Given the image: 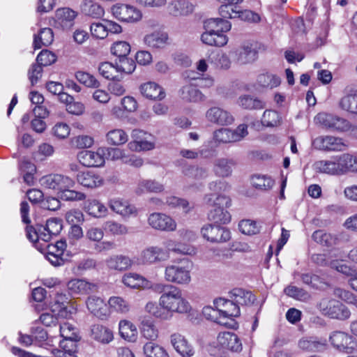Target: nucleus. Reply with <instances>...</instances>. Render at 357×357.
<instances>
[{"label":"nucleus","mask_w":357,"mask_h":357,"mask_svg":"<svg viewBox=\"0 0 357 357\" xmlns=\"http://www.w3.org/2000/svg\"><path fill=\"white\" fill-rule=\"evenodd\" d=\"M239 230L247 235H254L259 232V229L255 221L243 220L238 224Z\"/></svg>","instance_id":"obj_61"},{"label":"nucleus","mask_w":357,"mask_h":357,"mask_svg":"<svg viewBox=\"0 0 357 357\" xmlns=\"http://www.w3.org/2000/svg\"><path fill=\"white\" fill-rule=\"evenodd\" d=\"M109 206L114 212L122 216H129L136 212L134 206L121 199H111L109 202Z\"/></svg>","instance_id":"obj_36"},{"label":"nucleus","mask_w":357,"mask_h":357,"mask_svg":"<svg viewBox=\"0 0 357 357\" xmlns=\"http://www.w3.org/2000/svg\"><path fill=\"white\" fill-rule=\"evenodd\" d=\"M298 347L305 351L319 352L325 349L326 340L317 337H304L298 341Z\"/></svg>","instance_id":"obj_19"},{"label":"nucleus","mask_w":357,"mask_h":357,"mask_svg":"<svg viewBox=\"0 0 357 357\" xmlns=\"http://www.w3.org/2000/svg\"><path fill=\"white\" fill-rule=\"evenodd\" d=\"M215 307L220 311V314H223V319L229 318L234 321L233 317L240 315V307L232 299L219 298L214 301Z\"/></svg>","instance_id":"obj_14"},{"label":"nucleus","mask_w":357,"mask_h":357,"mask_svg":"<svg viewBox=\"0 0 357 357\" xmlns=\"http://www.w3.org/2000/svg\"><path fill=\"white\" fill-rule=\"evenodd\" d=\"M140 90L142 94L149 99L162 100L165 97L162 88L155 82H149L142 84Z\"/></svg>","instance_id":"obj_34"},{"label":"nucleus","mask_w":357,"mask_h":357,"mask_svg":"<svg viewBox=\"0 0 357 357\" xmlns=\"http://www.w3.org/2000/svg\"><path fill=\"white\" fill-rule=\"evenodd\" d=\"M85 211L90 215L97 218H104L107 213V207L96 199L88 200L85 205Z\"/></svg>","instance_id":"obj_38"},{"label":"nucleus","mask_w":357,"mask_h":357,"mask_svg":"<svg viewBox=\"0 0 357 357\" xmlns=\"http://www.w3.org/2000/svg\"><path fill=\"white\" fill-rule=\"evenodd\" d=\"M108 303L111 308L118 312L126 313L130 310L129 303L119 296L111 297L108 301Z\"/></svg>","instance_id":"obj_53"},{"label":"nucleus","mask_w":357,"mask_h":357,"mask_svg":"<svg viewBox=\"0 0 357 357\" xmlns=\"http://www.w3.org/2000/svg\"><path fill=\"white\" fill-rule=\"evenodd\" d=\"M26 231L27 238L31 242H36L39 239L45 242L50 241V235L45 234V232L42 231V227L40 226H37V228L32 226H27L26 227Z\"/></svg>","instance_id":"obj_51"},{"label":"nucleus","mask_w":357,"mask_h":357,"mask_svg":"<svg viewBox=\"0 0 357 357\" xmlns=\"http://www.w3.org/2000/svg\"><path fill=\"white\" fill-rule=\"evenodd\" d=\"M191 262L188 260L168 265L165 269V279L169 282L177 284H188L191 281Z\"/></svg>","instance_id":"obj_3"},{"label":"nucleus","mask_w":357,"mask_h":357,"mask_svg":"<svg viewBox=\"0 0 357 357\" xmlns=\"http://www.w3.org/2000/svg\"><path fill=\"white\" fill-rule=\"evenodd\" d=\"M165 204L170 208H182L185 213H188L191 209L190 204L186 199L175 196L167 197L166 198Z\"/></svg>","instance_id":"obj_52"},{"label":"nucleus","mask_w":357,"mask_h":357,"mask_svg":"<svg viewBox=\"0 0 357 357\" xmlns=\"http://www.w3.org/2000/svg\"><path fill=\"white\" fill-rule=\"evenodd\" d=\"M167 9L173 16H186L193 12L194 6L186 0H175L169 3Z\"/></svg>","instance_id":"obj_26"},{"label":"nucleus","mask_w":357,"mask_h":357,"mask_svg":"<svg viewBox=\"0 0 357 357\" xmlns=\"http://www.w3.org/2000/svg\"><path fill=\"white\" fill-rule=\"evenodd\" d=\"M77 13L70 8H61L56 11V24L63 29H69L74 24Z\"/></svg>","instance_id":"obj_18"},{"label":"nucleus","mask_w":357,"mask_h":357,"mask_svg":"<svg viewBox=\"0 0 357 357\" xmlns=\"http://www.w3.org/2000/svg\"><path fill=\"white\" fill-rule=\"evenodd\" d=\"M171 343L175 350L183 357H190L194 354L192 346L185 337L179 333H174L171 335Z\"/></svg>","instance_id":"obj_23"},{"label":"nucleus","mask_w":357,"mask_h":357,"mask_svg":"<svg viewBox=\"0 0 357 357\" xmlns=\"http://www.w3.org/2000/svg\"><path fill=\"white\" fill-rule=\"evenodd\" d=\"M82 14L93 18H100L104 15L103 8L93 0H83L80 4Z\"/></svg>","instance_id":"obj_35"},{"label":"nucleus","mask_w":357,"mask_h":357,"mask_svg":"<svg viewBox=\"0 0 357 357\" xmlns=\"http://www.w3.org/2000/svg\"><path fill=\"white\" fill-rule=\"evenodd\" d=\"M338 155L333 156L329 160L316 161L313 167L319 173L328 175H340Z\"/></svg>","instance_id":"obj_17"},{"label":"nucleus","mask_w":357,"mask_h":357,"mask_svg":"<svg viewBox=\"0 0 357 357\" xmlns=\"http://www.w3.org/2000/svg\"><path fill=\"white\" fill-rule=\"evenodd\" d=\"M340 175L348 172H357V156L350 153L338 155Z\"/></svg>","instance_id":"obj_33"},{"label":"nucleus","mask_w":357,"mask_h":357,"mask_svg":"<svg viewBox=\"0 0 357 357\" xmlns=\"http://www.w3.org/2000/svg\"><path fill=\"white\" fill-rule=\"evenodd\" d=\"M204 204L211 207L208 219L215 224H227L231 220V215L227 208L231 206V199L225 195L207 193L203 197Z\"/></svg>","instance_id":"obj_2"},{"label":"nucleus","mask_w":357,"mask_h":357,"mask_svg":"<svg viewBox=\"0 0 357 357\" xmlns=\"http://www.w3.org/2000/svg\"><path fill=\"white\" fill-rule=\"evenodd\" d=\"M314 146L327 151H343L347 145L343 139L334 136H319L313 140Z\"/></svg>","instance_id":"obj_10"},{"label":"nucleus","mask_w":357,"mask_h":357,"mask_svg":"<svg viewBox=\"0 0 357 357\" xmlns=\"http://www.w3.org/2000/svg\"><path fill=\"white\" fill-rule=\"evenodd\" d=\"M201 234L204 239L213 243H223L231 238V232L227 228L215 224L204 225Z\"/></svg>","instance_id":"obj_6"},{"label":"nucleus","mask_w":357,"mask_h":357,"mask_svg":"<svg viewBox=\"0 0 357 357\" xmlns=\"http://www.w3.org/2000/svg\"><path fill=\"white\" fill-rule=\"evenodd\" d=\"M42 231L50 235V240L52 236L58 235L62 229V221L59 218H51L47 220L45 226L40 225Z\"/></svg>","instance_id":"obj_48"},{"label":"nucleus","mask_w":357,"mask_h":357,"mask_svg":"<svg viewBox=\"0 0 357 357\" xmlns=\"http://www.w3.org/2000/svg\"><path fill=\"white\" fill-rule=\"evenodd\" d=\"M179 96L182 100L189 102H197L205 100V96L197 89L195 83L183 86L179 90Z\"/></svg>","instance_id":"obj_21"},{"label":"nucleus","mask_w":357,"mask_h":357,"mask_svg":"<svg viewBox=\"0 0 357 357\" xmlns=\"http://www.w3.org/2000/svg\"><path fill=\"white\" fill-rule=\"evenodd\" d=\"M284 291L288 296L297 300L306 301L310 298V294L305 290L296 286L289 285L284 289Z\"/></svg>","instance_id":"obj_57"},{"label":"nucleus","mask_w":357,"mask_h":357,"mask_svg":"<svg viewBox=\"0 0 357 357\" xmlns=\"http://www.w3.org/2000/svg\"><path fill=\"white\" fill-rule=\"evenodd\" d=\"M69 303L68 296L63 293L56 292L51 302L52 311L58 317L67 316V306Z\"/></svg>","instance_id":"obj_29"},{"label":"nucleus","mask_w":357,"mask_h":357,"mask_svg":"<svg viewBox=\"0 0 357 357\" xmlns=\"http://www.w3.org/2000/svg\"><path fill=\"white\" fill-rule=\"evenodd\" d=\"M132 263V260L128 256L123 255H113L106 260V264L110 269L120 271L128 269Z\"/></svg>","instance_id":"obj_32"},{"label":"nucleus","mask_w":357,"mask_h":357,"mask_svg":"<svg viewBox=\"0 0 357 357\" xmlns=\"http://www.w3.org/2000/svg\"><path fill=\"white\" fill-rule=\"evenodd\" d=\"M236 165L233 159L218 158L215 160L213 165L214 174L222 178L229 177L232 174V168Z\"/></svg>","instance_id":"obj_27"},{"label":"nucleus","mask_w":357,"mask_h":357,"mask_svg":"<svg viewBox=\"0 0 357 357\" xmlns=\"http://www.w3.org/2000/svg\"><path fill=\"white\" fill-rule=\"evenodd\" d=\"M314 121L326 129L339 132H345L346 126L348 124V120L326 112L317 114Z\"/></svg>","instance_id":"obj_9"},{"label":"nucleus","mask_w":357,"mask_h":357,"mask_svg":"<svg viewBox=\"0 0 357 357\" xmlns=\"http://www.w3.org/2000/svg\"><path fill=\"white\" fill-rule=\"evenodd\" d=\"M214 138L216 141L222 143H230L238 142L239 138L233 132V130L229 128H221L216 130L214 133Z\"/></svg>","instance_id":"obj_50"},{"label":"nucleus","mask_w":357,"mask_h":357,"mask_svg":"<svg viewBox=\"0 0 357 357\" xmlns=\"http://www.w3.org/2000/svg\"><path fill=\"white\" fill-rule=\"evenodd\" d=\"M118 72L132 73L136 67L135 61L127 56L120 58L119 62L116 63Z\"/></svg>","instance_id":"obj_62"},{"label":"nucleus","mask_w":357,"mask_h":357,"mask_svg":"<svg viewBox=\"0 0 357 357\" xmlns=\"http://www.w3.org/2000/svg\"><path fill=\"white\" fill-rule=\"evenodd\" d=\"M56 60V55L49 50H42L37 56V63L43 66H47L54 63Z\"/></svg>","instance_id":"obj_63"},{"label":"nucleus","mask_w":357,"mask_h":357,"mask_svg":"<svg viewBox=\"0 0 357 357\" xmlns=\"http://www.w3.org/2000/svg\"><path fill=\"white\" fill-rule=\"evenodd\" d=\"M91 337L97 342L108 344L113 340V333L106 326L94 324L91 328Z\"/></svg>","instance_id":"obj_31"},{"label":"nucleus","mask_w":357,"mask_h":357,"mask_svg":"<svg viewBox=\"0 0 357 357\" xmlns=\"http://www.w3.org/2000/svg\"><path fill=\"white\" fill-rule=\"evenodd\" d=\"M217 340L219 346L231 352L238 353L243 349L241 340L236 334L231 332L220 333Z\"/></svg>","instance_id":"obj_13"},{"label":"nucleus","mask_w":357,"mask_h":357,"mask_svg":"<svg viewBox=\"0 0 357 357\" xmlns=\"http://www.w3.org/2000/svg\"><path fill=\"white\" fill-rule=\"evenodd\" d=\"M106 139L108 144L120 146L127 142L128 137L124 130L121 129H114L107 133Z\"/></svg>","instance_id":"obj_44"},{"label":"nucleus","mask_w":357,"mask_h":357,"mask_svg":"<svg viewBox=\"0 0 357 357\" xmlns=\"http://www.w3.org/2000/svg\"><path fill=\"white\" fill-rule=\"evenodd\" d=\"M113 15L119 20L135 22L142 18L141 11L134 6L127 4H116L112 7Z\"/></svg>","instance_id":"obj_11"},{"label":"nucleus","mask_w":357,"mask_h":357,"mask_svg":"<svg viewBox=\"0 0 357 357\" xmlns=\"http://www.w3.org/2000/svg\"><path fill=\"white\" fill-rule=\"evenodd\" d=\"M140 333L143 337L155 341L158 337V330L151 317H142L139 326Z\"/></svg>","instance_id":"obj_28"},{"label":"nucleus","mask_w":357,"mask_h":357,"mask_svg":"<svg viewBox=\"0 0 357 357\" xmlns=\"http://www.w3.org/2000/svg\"><path fill=\"white\" fill-rule=\"evenodd\" d=\"M168 253L158 246H149L140 252L137 261L139 264L151 265L166 261Z\"/></svg>","instance_id":"obj_8"},{"label":"nucleus","mask_w":357,"mask_h":357,"mask_svg":"<svg viewBox=\"0 0 357 357\" xmlns=\"http://www.w3.org/2000/svg\"><path fill=\"white\" fill-rule=\"evenodd\" d=\"M119 334L124 340L135 342L137 339V328L130 321L122 320L119 322Z\"/></svg>","instance_id":"obj_42"},{"label":"nucleus","mask_w":357,"mask_h":357,"mask_svg":"<svg viewBox=\"0 0 357 357\" xmlns=\"http://www.w3.org/2000/svg\"><path fill=\"white\" fill-rule=\"evenodd\" d=\"M329 342L336 349L352 354L357 351V341L349 333L340 331H333L329 335Z\"/></svg>","instance_id":"obj_5"},{"label":"nucleus","mask_w":357,"mask_h":357,"mask_svg":"<svg viewBox=\"0 0 357 357\" xmlns=\"http://www.w3.org/2000/svg\"><path fill=\"white\" fill-rule=\"evenodd\" d=\"M280 114L274 110H266L261 118V123L267 127H273L280 124Z\"/></svg>","instance_id":"obj_56"},{"label":"nucleus","mask_w":357,"mask_h":357,"mask_svg":"<svg viewBox=\"0 0 357 357\" xmlns=\"http://www.w3.org/2000/svg\"><path fill=\"white\" fill-rule=\"evenodd\" d=\"M67 287L72 294L86 293L91 289L90 283L82 279H73L70 280Z\"/></svg>","instance_id":"obj_49"},{"label":"nucleus","mask_w":357,"mask_h":357,"mask_svg":"<svg viewBox=\"0 0 357 357\" xmlns=\"http://www.w3.org/2000/svg\"><path fill=\"white\" fill-rule=\"evenodd\" d=\"M215 21L207 20L204 22L206 31L202 34V41L211 46L222 47L227 43L228 38L224 33H218L215 29Z\"/></svg>","instance_id":"obj_7"},{"label":"nucleus","mask_w":357,"mask_h":357,"mask_svg":"<svg viewBox=\"0 0 357 357\" xmlns=\"http://www.w3.org/2000/svg\"><path fill=\"white\" fill-rule=\"evenodd\" d=\"M168 38L167 33L156 31L146 34L144 38V42L150 48L162 49L168 43Z\"/></svg>","instance_id":"obj_25"},{"label":"nucleus","mask_w":357,"mask_h":357,"mask_svg":"<svg viewBox=\"0 0 357 357\" xmlns=\"http://www.w3.org/2000/svg\"><path fill=\"white\" fill-rule=\"evenodd\" d=\"M89 311L100 319H106L109 316V308L102 298L96 296H91L86 301Z\"/></svg>","instance_id":"obj_15"},{"label":"nucleus","mask_w":357,"mask_h":357,"mask_svg":"<svg viewBox=\"0 0 357 357\" xmlns=\"http://www.w3.org/2000/svg\"><path fill=\"white\" fill-rule=\"evenodd\" d=\"M338 105L341 109L357 115V90L342 97Z\"/></svg>","instance_id":"obj_37"},{"label":"nucleus","mask_w":357,"mask_h":357,"mask_svg":"<svg viewBox=\"0 0 357 357\" xmlns=\"http://www.w3.org/2000/svg\"><path fill=\"white\" fill-rule=\"evenodd\" d=\"M252 184L257 189L267 190L273 187L274 181L270 177L256 175L252 178Z\"/></svg>","instance_id":"obj_55"},{"label":"nucleus","mask_w":357,"mask_h":357,"mask_svg":"<svg viewBox=\"0 0 357 357\" xmlns=\"http://www.w3.org/2000/svg\"><path fill=\"white\" fill-rule=\"evenodd\" d=\"M77 180L80 185L88 188H98L103 183L102 178L92 172L78 173Z\"/></svg>","instance_id":"obj_30"},{"label":"nucleus","mask_w":357,"mask_h":357,"mask_svg":"<svg viewBox=\"0 0 357 357\" xmlns=\"http://www.w3.org/2000/svg\"><path fill=\"white\" fill-rule=\"evenodd\" d=\"M209 58L212 62L214 60L215 61V64L218 68L227 69L230 67V60L229 57L223 53L213 52L210 55Z\"/></svg>","instance_id":"obj_64"},{"label":"nucleus","mask_w":357,"mask_h":357,"mask_svg":"<svg viewBox=\"0 0 357 357\" xmlns=\"http://www.w3.org/2000/svg\"><path fill=\"white\" fill-rule=\"evenodd\" d=\"M319 308L323 314L331 319L344 321L351 316L348 307L335 299L323 298L319 304Z\"/></svg>","instance_id":"obj_4"},{"label":"nucleus","mask_w":357,"mask_h":357,"mask_svg":"<svg viewBox=\"0 0 357 357\" xmlns=\"http://www.w3.org/2000/svg\"><path fill=\"white\" fill-rule=\"evenodd\" d=\"M229 294V298L238 306H250L256 301V296L251 291L241 288H234Z\"/></svg>","instance_id":"obj_24"},{"label":"nucleus","mask_w":357,"mask_h":357,"mask_svg":"<svg viewBox=\"0 0 357 357\" xmlns=\"http://www.w3.org/2000/svg\"><path fill=\"white\" fill-rule=\"evenodd\" d=\"M164 190V185L155 179H141L137 183L135 192L141 195L145 193H160Z\"/></svg>","instance_id":"obj_20"},{"label":"nucleus","mask_w":357,"mask_h":357,"mask_svg":"<svg viewBox=\"0 0 357 357\" xmlns=\"http://www.w3.org/2000/svg\"><path fill=\"white\" fill-rule=\"evenodd\" d=\"M146 357H169L167 351L153 342L146 343L143 347Z\"/></svg>","instance_id":"obj_45"},{"label":"nucleus","mask_w":357,"mask_h":357,"mask_svg":"<svg viewBox=\"0 0 357 357\" xmlns=\"http://www.w3.org/2000/svg\"><path fill=\"white\" fill-rule=\"evenodd\" d=\"M158 290L162 293L159 299L160 306L172 313L185 314L190 311L191 305L178 287L172 284H159Z\"/></svg>","instance_id":"obj_1"},{"label":"nucleus","mask_w":357,"mask_h":357,"mask_svg":"<svg viewBox=\"0 0 357 357\" xmlns=\"http://www.w3.org/2000/svg\"><path fill=\"white\" fill-rule=\"evenodd\" d=\"M98 70L100 74L107 79L119 80V75L116 64L114 66L109 62L102 63Z\"/></svg>","instance_id":"obj_47"},{"label":"nucleus","mask_w":357,"mask_h":357,"mask_svg":"<svg viewBox=\"0 0 357 357\" xmlns=\"http://www.w3.org/2000/svg\"><path fill=\"white\" fill-rule=\"evenodd\" d=\"M149 225L157 230L173 231L176 229V222L170 216L162 213H153L149 218Z\"/></svg>","instance_id":"obj_12"},{"label":"nucleus","mask_w":357,"mask_h":357,"mask_svg":"<svg viewBox=\"0 0 357 357\" xmlns=\"http://www.w3.org/2000/svg\"><path fill=\"white\" fill-rule=\"evenodd\" d=\"M75 77L80 83L88 87L97 88L100 85L99 82L93 75L86 72H77L75 74Z\"/></svg>","instance_id":"obj_58"},{"label":"nucleus","mask_w":357,"mask_h":357,"mask_svg":"<svg viewBox=\"0 0 357 357\" xmlns=\"http://www.w3.org/2000/svg\"><path fill=\"white\" fill-rule=\"evenodd\" d=\"M54 40V34L52 29H41L38 35H35L33 45L35 49H40L43 46H48Z\"/></svg>","instance_id":"obj_40"},{"label":"nucleus","mask_w":357,"mask_h":357,"mask_svg":"<svg viewBox=\"0 0 357 357\" xmlns=\"http://www.w3.org/2000/svg\"><path fill=\"white\" fill-rule=\"evenodd\" d=\"M333 294L347 302L349 304L354 305L357 308V297L348 290H345L341 288H335Z\"/></svg>","instance_id":"obj_60"},{"label":"nucleus","mask_w":357,"mask_h":357,"mask_svg":"<svg viewBox=\"0 0 357 357\" xmlns=\"http://www.w3.org/2000/svg\"><path fill=\"white\" fill-rule=\"evenodd\" d=\"M79 162L86 167H100L105 163V159L99 152L88 150L80 151L77 155Z\"/></svg>","instance_id":"obj_22"},{"label":"nucleus","mask_w":357,"mask_h":357,"mask_svg":"<svg viewBox=\"0 0 357 357\" xmlns=\"http://www.w3.org/2000/svg\"><path fill=\"white\" fill-rule=\"evenodd\" d=\"M130 52V45L126 41H116L111 47V53L119 59L127 56Z\"/></svg>","instance_id":"obj_54"},{"label":"nucleus","mask_w":357,"mask_h":357,"mask_svg":"<svg viewBox=\"0 0 357 357\" xmlns=\"http://www.w3.org/2000/svg\"><path fill=\"white\" fill-rule=\"evenodd\" d=\"M238 105L245 109H262L265 107L266 103L255 97L244 95L239 97Z\"/></svg>","instance_id":"obj_41"},{"label":"nucleus","mask_w":357,"mask_h":357,"mask_svg":"<svg viewBox=\"0 0 357 357\" xmlns=\"http://www.w3.org/2000/svg\"><path fill=\"white\" fill-rule=\"evenodd\" d=\"M104 229L113 235H123L128 233L126 225L112 220L105 222Z\"/></svg>","instance_id":"obj_59"},{"label":"nucleus","mask_w":357,"mask_h":357,"mask_svg":"<svg viewBox=\"0 0 357 357\" xmlns=\"http://www.w3.org/2000/svg\"><path fill=\"white\" fill-rule=\"evenodd\" d=\"M206 117L208 121L220 126L231 124L234 120L230 112L218 107L208 109L206 113Z\"/></svg>","instance_id":"obj_16"},{"label":"nucleus","mask_w":357,"mask_h":357,"mask_svg":"<svg viewBox=\"0 0 357 357\" xmlns=\"http://www.w3.org/2000/svg\"><path fill=\"white\" fill-rule=\"evenodd\" d=\"M257 51L251 44L241 47L238 53V61L241 64H246L255 61L257 58Z\"/></svg>","instance_id":"obj_39"},{"label":"nucleus","mask_w":357,"mask_h":357,"mask_svg":"<svg viewBox=\"0 0 357 357\" xmlns=\"http://www.w3.org/2000/svg\"><path fill=\"white\" fill-rule=\"evenodd\" d=\"M257 83L262 87L272 89L278 87L280 84L281 79L273 74L262 73L258 76Z\"/></svg>","instance_id":"obj_46"},{"label":"nucleus","mask_w":357,"mask_h":357,"mask_svg":"<svg viewBox=\"0 0 357 357\" xmlns=\"http://www.w3.org/2000/svg\"><path fill=\"white\" fill-rule=\"evenodd\" d=\"M183 173L187 179L201 181L206 179L208 176V170L202 167L190 166L185 168Z\"/></svg>","instance_id":"obj_43"}]
</instances>
